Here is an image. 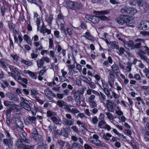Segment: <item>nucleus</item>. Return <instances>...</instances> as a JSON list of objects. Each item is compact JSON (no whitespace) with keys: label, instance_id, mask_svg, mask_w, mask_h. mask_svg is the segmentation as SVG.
Returning <instances> with one entry per match:
<instances>
[{"label":"nucleus","instance_id":"57","mask_svg":"<svg viewBox=\"0 0 149 149\" xmlns=\"http://www.w3.org/2000/svg\"><path fill=\"white\" fill-rule=\"evenodd\" d=\"M106 124V123H105V122L102 120L101 121H100L99 122L98 124V126L99 127H101L102 126H103L104 125H105Z\"/></svg>","mask_w":149,"mask_h":149},{"label":"nucleus","instance_id":"44","mask_svg":"<svg viewBox=\"0 0 149 149\" xmlns=\"http://www.w3.org/2000/svg\"><path fill=\"white\" fill-rule=\"evenodd\" d=\"M100 95L101 96V99H102L103 101H105L106 100V96L105 95L101 92H100Z\"/></svg>","mask_w":149,"mask_h":149},{"label":"nucleus","instance_id":"33","mask_svg":"<svg viewBox=\"0 0 149 149\" xmlns=\"http://www.w3.org/2000/svg\"><path fill=\"white\" fill-rule=\"evenodd\" d=\"M56 115V113L54 112L49 111H47V116L51 118L53 116H55Z\"/></svg>","mask_w":149,"mask_h":149},{"label":"nucleus","instance_id":"29","mask_svg":"<svg viewBox=\"0 0 149 149\" xmlns=\"http://www.w3.org/2000/svg\"><path fill=\"white\" fill-rule=\"evenodd\" d=\"M129 8L128 6H125L124 8H121L120 12L123 13H128Z\"/></svg>","mask_w":149,"mask_h":149},{"label":"nucleus","instance_id":"15","mask_svg":"<svg viewBox=\"0 0 149 149\" xmlns=\"http://www.w3.org/2000/svg\"><path fill=\"white\" fill-rule=\"evenodd\" d=\"M36 118L34 117L29 116L26 119V123L28 124H29L35 123Z\"/></svg>","mask_w":149,"mask_h":149},{"label":"nucleus","instance_id":"47","mask_svg":"<svg viewBox=\"0 0 149 149\" xmlns=\"http://www.w3.org/2000/svg\"><path fill=\"white\" fill-rule=\"evenodd\" d=\"M10 111H10V110H9V109L7 110L6 111V116L7 118H10Z\"/></svg>","mask_w":149,"mask_h":149},{"label":"nucleus","instance_id":"1","mask_svg":"<svg viewBox=\"0 0 149 149\" xmlns=\"http://www.w3.org/2000/svg\"><path fill=\"white\" fill-rule=\"evenodd\" d=\"M144 47L145 48L144 51L140 50L139 52V54L142 60H143L147 63H149V59L144 55L146 54L149 55V48L146 46H144Z\"/></svg>","mask_w":149,"mask_h":149},{"label":"nucleus","instance_id":"16","mask_svg":"<svg viewBox=\"0 0 149 149\" xmlns=\"http://www.w3.org/2000/svg\"><path fill=\"white\" fill-rule=\"evenodd\" d=\"M22 136H21V140L25 143H29L30 141L26 139L27 134L25 132H23L22 134Z\"/></svg>","mask_w":149,"mask_h":149},{"label":"nucleus","instance_id":"49","mask_svg":"<svg viewBox=\"0 0 149 149\" xmlns=\"http://www.w3.org/2000/svg\"><path fill=\"white\" fill-rule=\"evenodd\" d=\"M12 122L13 120L12 119H10L8 118H7L6 123L8 126L10 125L11 124H13Z\"/></svg>","mask_w":149,"mask_h":149},{"label":"nucleus","instance_id":"64","mask_svg":"<svg viewBox=\"0 0 149 149\" xmlns=\"http://www.w3.org/2000/svg\"><path fill=\"white\" fill-rule=\"evenodd\" d=\"M84 147L85 149H92L91 147L86 144L84 145Z\"/></svg>","mask_w":149,"mask_h":149},{"label":"nucleus","instance_id":"37","mask_svg":"<svg viewBox=\"0 0 149 149\" xmlns=\"http://www.w3.org/2000/svg\"><path fill=\"white\" fill-rule=\"evenodd\" d=\"M95 99V96L94 95H91L88 98V101L90 102H94V100Z\"/></svg>","mask_w":149,"mask_h":149},{"label":"nucleus","instance_id":"63","mask_svg":"<svg viewBox=\"0 0 149 149\" xmlns=\"http://www.w3.org/2000/svg\"><path fill=\"white\" fill-rule=\"evenodd\" d=\"M11 56L14 60H15L16 61H18L19 58V57L17 55H11Z\"/></svg>","mask_w":149,"mask_h":149},{"label":"nucleus","instance_id":"42","mask_svg":"<svg viewBox=\"0 0 149 149\" xmlns=\"http://www.w3.org/2000/svg\"><path fill=\"white\" fill-rule=\"evenodd\" d=\"M29 75L30 77L33 79H36L37 78V75L33 72H31Z\"/></svg>","mask_w":149,"mask_h":149},{"label":"nucleus","instance_id":"6","mask_svg":"<svg viewBox=\"0 0 149 149\" xmlns=\"http://www.w3.org/2000/svg\"><path fill=\"white\" fill-rule=\"evenodd\" d=\"M127 17L124 15H122L117 18V21L120 24L123 25L125 23L127 22Z\"/></svg>","mask_w":149,"mask_h":149},{"label":"nucleus","instance_id":"8","mask_svg":"<svg viewBox=\"0 0 149 149\" xmlns=\"http://www.w3.org/2000/svg\"><path fill=\"white\" fill-rule=\"evenodd\" d=\"M9 68L14 73L16 74L17 76H18L19 75H20L21 74V71L17 68L16 67L14 66L10 65L9 66Z\"/></svg>","mask_w":149,"mask_h":149},{"label":"nucleus","instance_id":"30","mask_svg":"<svg viewBox=\"0 0 149 149\" xmlns=\"http://www.w3.org/2000/svg\"><path fill=\"white\" fill-rule=\"evenodd\" d=\"M91 22L93 23H96L99 22V18L98 17L94 16H92Z\"/></svg>","mask_w":149,"mask_h":149},{"label":"nucleus","instance_id":"10","mask_svg":"<svg viewBox=\"0 0 149 149\" xmlns=\"http://www.w3.org/2000/svg\"><path fill=\"white\" fill-rule=\"evenodd\" d=\"M0 8L1 9V15L3 16L5 14V12L8 10L6 2L0 3Z\"/></svg>","mask_w":149,"mask_h":149},{"label":"nucleus","instance_id":"27","mask_svg":"<svg viewBox=\"0 0 149 149\" xmlns=\"http://www.w3.org/2000/svg\"><path fill=\"white\" fill-rule=\"evenodd\" d=\"M68 3L70 5H73L72 8H78L79 5V4L77 2H73L71 1H68Z\"/></svg>","mask_w":149,"mask_h":149},{"label":"nucleus","instance_id":"55","mask_svg":"<svg viewBox=\"0 0 149 149\" xmlns=\"http://www.w3.org/2000/svg\"><path fill=\"white\" fill-rule=\"evenodd\" d=\"M125 52L124 49L123 48L120 47L119 49V54L121 55L124 54Z\"/></svg>","mask_w":149,"mask_h":149},{"label":"nucleus","instance_id":"7","mask_svg":"<svg viewBox=\"0 0 149 149\" xmlns=\"http://www.w3.org/2000/svg\"><path fill=\"white\" fill-rule=\"evenodd\" d=\"M125 47L127 49H132L134 48V42L132 41L128 42L123 40Z\"/></svg>","mask_w":149,"mask_h":149},{"label":"nucleus","instance_id":"23","mask_svg":"<svg viewBox=\"0 0 149 149\" xmlns=\"http://www.w3.org/2000/svg\"><path fill=\"white\" fill-rule=\"evenodd\" d=\"M128 13L131 15H133L137 12V10L134 8H129Z\"/></svg>","mask_w":149,"mask_h":149},{"label":"nucleus","instance_id":"41","mask_svg":"<svg viewBox=\"0 0 149 149\" xmlns=\"http://www.w3.org/2000/svg\"><path fill=\"white\" fill-rule=\"evenodd\" d=\"M35 19L36 22L38 26V27L39 25L40 24V17H37V18H35Z\"/></svg>","mask_w":149,"mask_h":149},{"label":"nucleus","instance_id":"51","mask_svg":"<svg viewBox=\"0 0 149 149\" xmlns=\"http://www.w3.org/2000/svg\"><path fill=\"white\" fill-rule=\"evenodd\" d=\"M65 122L66 124L69 126L71 125L73 123L71 121L67 120L65 121Z\"/></svg>","mask_w":149,"mask_h":149},{"label":"nucleus","instance_id":"11","mask_svg":"<svg viewBox=\"0 0 149 149\" xmlns=\"http://www.w3.org/2000/svg\"><path fill=\"white\" fill-rule=\"evenodd\" d=\"M23 141L20 139H18L16 143V145L18 149H24L25 144Z\"/></svg>","mask_w":149,"mask_h":149},{"label":"nucleus","instance_id":"39","mask_svg":"<svg viewBox=\"0 0 149 149\" xmlns=\"http://www.w3.org/2000/svg\"><path fill=\"white\" fill-rule=\"evenodd\" d=\"M45 143L42 144V145H38L37 148V149H46V145Z\"/></svg>","mask_w":149,"mask_h":149},{"label":"nucleus","instance_id":"19","mask_svg":"<svg viewBox=\"0 0 149 149\" xmlns=\"http://www.w3.org/2000/svg\"><path fill=\"white\" fill-rule=\"evenodd\" d=\"M83 37L90 40L92 41L94 40L93 36L91 35L90 33L88 32H86L83 36Z\"/></svg>","mask_w":149,"mask_h":149},{"label":"nucleus","instance_id":"3","mask_svg":"<svg viewBox=\"0 0 149 149\" xmlns=\"http://www.w3.org/2000/svg\"><path fill=\"white\" fill-rule=\"evenodd\" d=\"M129 4L132 6H135L136 4L139 7H142L143 5V0H128Z\"/></svg>","mask_w":149,"mask_h":149},{"label":"nucleus","instance_id":"31","mask_svg":"<svg viewBox=\"0 0 149 149\" xmlns=\"http://www.w3.org/2000/svg\"><path fill=\"white\" fill-rule=\"evenodd\" d=\"M94 144L98 146H103L104 145L103 144H102L101 141L98 139L95 140V141L94 142Z\"/></svg>","mask_w":149,"mask_h":149},{"label":"nucleus","instance_id":"53","mask_svg":"<svg viewBox=\"0 0 149 149\" xmlns=\"http://www.w3.org/2000/svg\"><path fill=\"white\" fill-rule=\"evenodd\" d=\"M134 77L137 80H140L141 79V76L139 74H135L134 75Z\"/></svg>","mask_w":149,"mask_h":149},{"label":"nucleus","instance_id":"46","mask_svg":"<svg viewBox=\"0 0 149 149\" xmlns=\"http://www.w3.org/2000/svg\"><path fill=\"white\" fill-rule=\"evenodd\" d=\"M143 3H144L143 2ZM143 6L144 9L147 11L148 10H149V6L146 3H145L144 4H143V6Z\"/></svg>","mask_w":149,"mask_h":149},{"label":"nucleus","instance_id":"36","mask_svg":"<svg viewBox=\"0 0 149 149\" xmlns=\"http://www.w3.org/2000/svg\"><path fill=\"white\" fill-rule=\"evenodd\" d=\"M86 89V88L85 87H83L81 88L80 91H77L76 92L75 94H76V93H78L79 94L82 95L84 93Z\"/></svg>","mask_w":149,"mask_h":149},{"label":"nucleus","instance_id":"13","mask_svg":"<svg viewBox=\"0 0 149 149\" xmlns=\"http://www.w3.org/2000/svg\"><path fill=\"white\" fill-rule=\"evenodd\" d=\"M45 61L47 62V57H43L40 60H37V63L38 66V67H42Z\"/></svg>","mask_w":149,"mask_h":149},{"label":"nucleus","instance_id":"12","mask_svg":"<svg viewBox=\"0 0 149 149\" xmlns=\"http://www.w3.org/2000/svg\"><path fill=\"white\" fill-rule=\"evenodd\" d=\"M11 111H13L14 112H18L20 110V107L18 106L15 104H11L10 106V109Z\"/></svg>","mask_w":149,"mask_h":149},{"label":"nucleus","instance_id":"9","mask_svg":"<svg viewBox=\"0 0 149 149\" xmlns=\"http://www.w3.org/2000/svg\"><path fill=\"white\" fill-rule=\"evenodd\" d=\"M13 138H10L8 139H3V142L5 145H7L9 148H12L13 144L12 139Z\"/></svg>","mask_w":149,"mask_h":149},{"label":"nucleus","instance_id":"24","mask_svg":"<svg viewBox=\"0 0 149 149\" xmlns=\"http://www.w3.org/2000/svg\"><path fill=\"white\" fill-rule=\"evenodd\" d=\"M20 104L22 107L26 110L29 111L31 110L30 107L27 103H20Z\"/></svg>","mask_w":149,"mask_h":149},{"label":"nucleus","instance_id":"4","mask_svg":"<svg viewBox=\"0 0 149 149\" xmlns=\"http://www.w3.org/2000/svg\"><path fill=\"white\" fill-rule=\"evenodd\" d=\"M139 28L143 30H146L149 29V22L147 21H142L139 26Z\"/></svg>","mask_w":149,"mask_h":149},{"label":"nucleus","instance_id":"32","mask_svg":"<svg viewBox=\"0 0 149 149\" xmlns=\"http://www.w3.org/2000/svg\"><path fill=\"white\" fill-rule=\"evenodd\" d=\"M22 63H23L25 64L31 66L33 64V63L29 61H27L24 59H22L21 61Z\"/></svg>","mask_w":149,"mask_h":149},{"label":"nucleus","instance_id":"22","mask_svg":"<svg viewBox=\"0 0 149 149\" xmlns=\"http://www.w3.org/2000/svg\"><path fill=\"white\" fill-rule=\"evenodd\" d=\"M24 39L25 40L27 43L29 45H31L32 42L29 37L27 35L25 34L23 36Z\"/></svg>","mask_w":149,"mask_h":149},{"label":"nucleus","instance_id":"35","mask_svg":"<svg viewBox=\"0 0 149 149\" xmlns=\"http://www.w3.org/2000/svg\"><path fill=\"white\" fill-rule=\"evenodd\" d=\"M40 32L41 33H43L44 36L45 35L46 33L47 32V29H46L44 24H43L40 30Z\"/></svg>","mask_w":149,"mask_h":149},{"label":"nucleus","instance_id":"14","mask_svg":"<svg viewBox=\"0 0 149 149\" xmlns=\"http://www.w3.org/2000/svg\"><path fill=\"white\" fill-rule=\"evenodd\" d=\"M136 41L138 42L135 45H134V48H139L141 46V43H144L145 42L144 40L141 38H138L136 40Z\"/></svg>","mask_w":149,"mask_h":149},{"label":"nucleus","instance_id":"2","mask_svg":"<svg viewBox=\"0 0 149 149\" xmlns=\"http://www.w3.org/2000/svg\"><path fill=\"white\" fill-rule=\"evenodd\" d=\"M64 104V103H57V105L60 107H62L64 106V108L67 109L68 111H70L74 113H77L79 112V111L75 109L72 108L71 109L70 108L72 107V106L67 105Z\"/></svg>","mask_w":149,"mask_h":149},{"label":"nucleus","instance_id":"40","mask_svg":"<svg viewBox=\"0 0 149 149\" xmlns=\"http://www.w3.org/2000/svg\"><path fill=\"white\" fill-rule=\"evenodd\" d=\"M106 115L107 118L110 120H111L113 121V118L112 115L110 113H106Z\"/></svg>","mask_w":149,"mask_h":149},{"label":"nucleus","instance_id":"61","mask_svg":"<svg viewBox=\"0 0 149 149\" xmlns=\"http://www.w3.org/2000/svg\"><path fill=\"white\" fill-rule=\"evenodd\" d=\"M61 72L62 74V76L63 77H64L67 73V72L65 71L64 69H62L61 70Z\"/></svg>","mask_w":149,"mask_h":149},{"label":"nucleus","instance_id":"58","mask_svg":"<svg viewBox=\"0 0 149 149\" xmlns=\"http://www.w3.org/2000/svg\"><path fill=\"white\" fill-rule=\"evenodd\" d=\"M2 81L3 83L6 87H11V86L6 81L3 80Z\"/></svg>","mask_w":149,"mask_h":149},{"label":"nucleus","instance_id":"54","mask_svg":"<svg viewBox=\"0 0 149 149\" xmlns=\"http://www.w3.org/2000/svg\"><path fill=\"white\" fill-rule=\"evenodd\" d=\"M54 35L55 37L58 38L60 37V33L58 31H54Z\"/></svg>","mask_w":149,"mask_h":149},{"label":"nucleus","instance_id":"45","mask_svg":"<svg viewBox=\"0 0 149 149\" xmlns=\"http://www.w3.org/2000/svg\"><path fill=\"white\" fill-rule=\"evenodd\" d=\"M88 84L89 87L92 88L94 89L96 87L95 85L93 83H88Z\"/></svg>","mask_w":149,"mask_h":149},{"label":"nucleus","instance_id":"17","mask_svg":"<svg viewBox=\"0 0 149 149\" xmlns=\"http://www.w3.org/2000/svg\"><path fill=\"white\" fill-rule=\"evenodd\" d=\"M108 46L113 49H118L119 47L118 45V43L115 41L110 42L109 44V45H108Z\"/></svg>","mask_w":149,"mask_h":149},{"label":"nucleus","instance_id":"34","mask_svg":"<svg viewBox=\"0 0 149 149\" xmlns=\"http://www.w3.org/2000/svg\"><path fill=\"white\" fill-rule=\"evenodd\" d=\"M111 136L110 134L108 133H106V134H104L103 135V138L107 141H109L110 139L109 138L111 137Z\"/></svg>","mask_w":149,"mask_h":149},{"label":"nucleus","instance_id":"20","mask_svg":"<svg viewBox=\"0 0 149 149\" xmlns=\"http://www.w3.org/2000/svg\"><path fill=\"white\" fill-rule=\"evenodd\" d=\"M114 103H108L107 104V106L109 109V111L111 112H113L114 111V108L115 107V105Z\"/></svg>","mask_w":149,"mask_h":149},{"label":"nucleus","instance_id":"60","mask_svg":"<svg viewBox=\"0 0 149 149\" xmlns=\"http://www.w3.org/2000/svg\"><path fill=\"white\" fill-rule=\"evenodd\" d=\"M77 69L79 71H81L82 69L81 66L79 64H77L76 66Z\"/></svg>","mask_w":149,"mask_h":149},{"label":"nucleus","instance_id":"43","mask_svg":"<svg viewBox=\"0 0 149 149\" xmlns=\"http://www.w3.org/2000/svg\"><path fill=\"white\" fill-rule=\"evenodd\" d=\"M34 148V146L30 145H26L25 144L24 149H33Z\"/></svg>","mask_w":149,"mask_h":149},{"label":"nucleus","instance_id":"25","mask_svg":"<svg viewBox=\"0 0 149 149\" xmlns=\"http://www.w3.org/2000/svg\"><path fill=\"white\" fill-rule=\"evenodd\" d=\"M51 119L52 121L56 124H58L61 121V119L60 118H57L55 116H53L51 118Z\"/></svg>","mask_w":149,"mask_h":149},{"label":"nucleus","instance_id":"28","mask_svg":"<svg viewBox=\"0 0 149 149\" xmlns=\"http://www.w3.org/2000/svg\"><path fill=\"white\" fill-rule=\"evenodd\" d=\"M34 45L35 46L37 47L40 46V47H39L38 48H36L35 50L36 52H37L38 50H39L40 51L42 49V46L41 45H40V44L38 42H35L34 43Z\"/></svg>","mask_w":149,"mask_h":149},{"label":"nucleus","instance_id":"38","mask_svg":"<svg viewBox=\"0 0 149 149\" xmlns=\"http://www.w3.org/2000/svg\"><path fill=\"white\" fill-rule=\"evenodd\" d=\"M111 68L112 70L113 71L115 72L117 71L118 70V67L116 65V64H113L111 66Z\"/></svg>","mask_w":149,"mask_h":149},{"label":"nucleus","instance_id":"5","mask_svg":"<svg viewBox=\"0 0 149 149\" xmlns=\"http://www.w3.org/2000/svg\"><path fill=\"white\" fill-rule=\"evenodd\" d=\"M33 139L36 141H39L38 143V144H44L46 143V141L42 139L41 140L42 138V136L40 134H38L35 135H34L33 136Z\"/></svg>","mask_w":149,"mask_h":149},{"label":"nucleus","instance_id":"21","mask_svg":"<svg viewBox=\"0 0 149 149\" xmlns=\"http://www.w3.org/2000/svg\"><path fill=\"white\" fill-rule=\"evenodd\" d=\"M109 10L102 11H96L94 12V13L97 15H105L109 13Z\"/></svg>","mask_w":149,"mask_h":149},{"label":"nucleus","instance_id":"48","mask_svg":"<svg viewBox=\"0 0 149 149\" xmlns=\"http://www.w3.org/2000/svg\"><path fill=\"white\" fill-rule=\"evenodd\" d=\"M102 86L104 88L103 89H108L109 87L107 83L102 82Z\"/></svg>","mask_w":149,"mask_h":149},{"label":"nucleus","instance_id":"50","mask_svg":"<svg viewBox=\"0 0 149 149\" xmlns=\"http://www.w3.org/2000/svg\"><path fill=\"white\" fill-rule=\"evenodd\" d=\"M8 26L10 30H12L13 29V23L12 22H8Z\"/></svg>","mask_w":149,"mask_h":149},{"label":"nucleus","instance_id":"18","mask_svg":"<svg viewBox=\"0 0 149 149\" xmlns=\"http://www.w3.org/2000/svg\"><path fill=\"white\" fill-rule=\"evenodd\" d=\"M38 92L34 89L31 90V95L33 98H35L37 101L39 102V99H38L36 97V95L38 94Z\"/></svg>","mask_w":149,"mask_h":149},{"label":"nucleus","instance_id":"62","mask_svg":"<svg viewBox=\"0 0 149 149\" xmlns=\"http://www.w3.org/2000/svg\"><path fill=\"white\" fill-rule=\"evenodd\" d=\"M63 95H68L70 91L69 90L67 89H65L63 91Z\"/></svg>","mask_w":149,"mask_h":149},{"label":"nucleus","instance_id":"26","mask_svg":"<svg viewBox=\"0 0 149 149\" xmlns=\"http://www.w3.org/2000/svg\"><path fill=\"white\" fill-rule=\"evenodd\" d=\"M49 55L51 57L55 63H56L58 61V60L54 56V52L52 51H50L49 53Z\"/></svg>","mask_w":149,"mask_h":149},{"label":"nucleus","instance_id":"52","mask_svg":"<svg viewBox=\"0 0 149 149\" xmlns=\"http://www.w3.org/2000/svg\"><path fill=\"white\" fill-rule=\"evenodd\" d=\"M53 45V41L51 39H49V48L50 49H51L52 48Z\"/></svg>","mask_w":149,"mask_h":149},{"label":"nucleus","instance_id":"56","mask_svg":"<svg viewBox=\"0 0 149 149\" xmlns=\"http://www.w3.org/2000/svg\"><path fill=\"white\" fill-rule=\"evenodd\" d=\"M31 133L34 134V135H35L37 134L38 133L36 130L35 128H32L31 130Z\"/></svg>","mask_w":149,"mask_h":149},{"label":"nucleus","instance_id":"59","mask_svg":"<svg viewBox=\"0 0 149 149\" xmlns=\"http://www.w3.org/2000/svg\"><path fill=\"white\" fill-rule=\"evenodd\" d=\"M29 2L32 3H33L37 6H38V5L37 3L36 0H27Z\"/></svg>","mask_w":149,"mask_h":149}]
</instances>
